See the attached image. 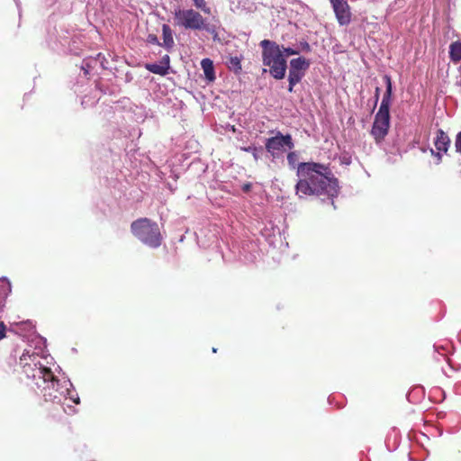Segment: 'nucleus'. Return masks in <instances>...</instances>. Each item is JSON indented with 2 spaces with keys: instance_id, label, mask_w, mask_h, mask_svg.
I'll use <instances>...</instances> for the list:
<instances>
[{
  "instance_id": "obj_1",
  "label": "nucleus",
  "mask_w": 461,
  "mask_h": 461,
  "mask_svg": "<svg viewBox=\"0 0 461 461\" xmlns=\"http://www.w3.org/2000/svg\"><path fill=\"white\" fill-rule=\"evenodd\" d=\"M0 376L14 384H24L41 390L46 402L59 403L63 392L59 391V380L50 368L39 365L36 357L23 353L17 362L16 357L6 356L0 361Z\"/></svg>"
},
{
  "instance_id": "obj_2",
  "label": "nucleus",
  "mask_w": 461,
  "mask_h": 461,
  "mask_svg": "<svg viewBox=\"0 0 461 461\" xmlns=\"http://www.w3.org/2000/svg\"><path fill=\"white\" fill-rule=\"evenodd\" d=\"M295 193L299 198L327 195L333 198L339 194V181L328 165L317 162H301L297 167Z\"/></svg>"
},
{
  "instance_id": "obj_3",
  "label": "nucleus",
  "mask_w": 461,
  "mask_h": 461,
  "mask_svg": "<svg viewBox=\"0 0 461 461\" xmlns=\"http://www.w3.org/2000/svg\"><path fill=\"white\" fill-rule=\"evenodd\" d=\"M262 49L263 65L269 68L271 76L276 79H283L285 76L287 64L281 47L273 41L263 40L259 43Z\"/></svg>"
},
{
  "instance_id": "obj_4",
  "label": "nucleus",
  "mask_w": 461,
  "mask_h": 461,
  "mask_svg": "<svg viewBox=\"0 0 461 461\" xmlns=\"http://www.w3.org/2000/svg\"><path fill=\"white\" fill-rule=\"evenodd\" d=\"M132 234L144 244L158 248L162 241V236L158 224L149 218H140L131 224Z\"/></svg>"
},
{
  "instance_id": "obj_5",
  "label": "nucleus",
  "mask_w": 461,
  "mask_h": 461,
  "mask_svg": "<svg viewBox=\"0 0 461 461\" xmlns=\"http://www.w3.org/2000/svg\"><path fill=\"white\" fill-rule=\"evenodd\" d=\"M174 19L177 26L186 30L201 31L202 28H204V18L198 11L192 8L176 9Z\"/></svg>"
},
{
  "instance_id": "obj_6",
  "label": "nucleus",
  "mask_w": 461,
  "mask_h": 461,
  "mask_svg": "<svg viewBox=\"0 0 461 461\" xmlns=\"http://www.w3.org/2000/svg\"><path fill=\"white\" fill-rule=\"evenodd\" d=\"M294 146L292 136L290 134L283 135L280 131H277L274 137L268 138L265 143L267 151L274 158L284 153L286 149H292Z\"/></svg>"
},
{
  "instance_id": "obj_7",
  "label": "nucleus",
  "mask_w": 461,
  "mask_h": 461,
  "mask_svg": "<svg viewBox=\"0 0 461 461\" xmlns=\"http://www.w3.org/2000/svg\"><path fill=\"white\" fill-rule=\"evenodd\" d=\"M390 127V113L388 110L379 109L375 116L371 134L376 142L382 141L388 133Z\"/></svg>"
},
{
  "instance_id": "obj_8",
  "label": "nucleus",
  "mask_w": 461,
  "mask_h": 461,
  "mask_svg": "<svg viewBox=\"0 0 461 461\" xmlns=\"http://www.w3.org/2000/svg\"><path fill=\"white\" fill-rule=\"evenodd\" d=\"M335 13L338 23L340 25H348L351 22L350 6L346 0H330Z\"/></svg>"
},
{
  "instance_id": "obj_9",
  "label": "nucleus",
  "mask_w": 461,
  "mask_h": 461,
  "mask_svg": "<svg viewBox=\"0 0 461 461\" xmlns=\"http://www.w3.org/2000/svg\"><path fill=\"white\" fill-rule=\"evenodd\" d=\"M434 144H435V147H436L438 152L435 153L434 150L431 149V153L433 155H435L436 157H438V160H441L440 151H443L445 153L447 151L448 147L450 145V139L444 132V131L440 129L437 131V137H436Z\"/></svg>"
},
{
  "instance_id": "obj_10",
  "label": "nucleus",
  "mask_w": 461,
  "mask_h": 461,
  "mask_svg": "<svg viewBox=\"0 0 461 461\" xmlns=\"http://www.w3.org/2000/svg\"><path fill=\"white\" fill-rule=\"evenodd\" d=\"M384 80L386 85V90L383 95V99H382L379 109H382L383 111H385V110L389 111L390 104H391L392 92H393L391 77L388 75H385L384 77Z\"/></svg>"
},
{
  "instance_id": "obj_11",
  "label": "nucleus",
  "mask_w": 461,
  "mask_h": 461,
  "mask_svg": "<svg viewBox=\"0 0 461 461\" xmlns=\"http://www.w3.org/2000/svg\"><path fill=\"white\" fill-rule=\"evenodd\" d=\"M162 35L163 43H161L160 46H163L167 50H170L174 47L175 41L173 38V32L169 25L166 23L162 25Z\"/></svg>"
},
{
  "instance_id": "obj_12",
  "label": "nucleus",
  "mask_w": 461,
  "mask_h": 461,
  "mask_svg": "<svg viewBox=\"0 0 461 461\" xmlns=\"http://www.w3.org/2000/svg\"><path fill=\"white\" fill-rule=\"evenodd\" d=\"M310 67V61L303 57L293 59L290 61V69L305 72Z\"/></svg>"
},
{
  "instance_id": "obj_13",
  "label": "nucleus",
  "mask_w": 461,
  "mask_h": 461,
  "mask_svg": "<svg viewBox=\"0 0 461 461\" xmlns=\"http://www.w3.org/2000/svg\"><path fill=\"white\" fill-rule=\"evenodd\" d=\"M201 67L203 70L205 77L210 81H213L215 79V74L212 60L207 58L202 59Z\"/></svg>"
},
{
  "instance_id": "obj_14",
  "label": "nucleus",
  "mask_w": 461,
  "mask_h": 461,
  "mask_svg": "<svg viewBox=\"0 0 461 461\" xmlns=\"http://www.w3.org/2000/svg\"><path fill=\"white\" fill-rule=\"evenodd\" d=\"M449 58L454 63L461 60V42L455 41L449 46Z\"/></svg>"
},
{
  "instance_id": "obj_15",
  "label": "nucleus",
  "mask_w": 461,
  "mask_h": 461,
  "mask_svg": "<svg viewBox=\"0 0 461 461\" xmlns=\"http://www.w3.org/2000/svg\"><path fill=\"white\" fill-rule=\"evenodd\" d=\"M303 76H304L303 72L289 69V76H288L289 86H288V91L290 93L293 92L294 86L302 80Z\"/></svg>"
},
{
  "instance_id": "obj_16",
  "label": "nucleus",
  "mask_w": 461,
  "mask_h": 461,
  "mask_svg": "<svg viewBox=\"0 0 461 461\" xmlns=\"http://www.w3.org/2000/svg\"><path fill=\"white\" fill-rule=\"evenodd\" d=\"M146 69L153 74L159 76H166L168 73L169 66H163L162 64H146Z\"/></svg>"
},
{
  "instance_id": "obj_17",
  "label": "nucleus",
  "mask_w": 461,
  "mask_h": 461,
  "mask_svg": "<svg viewBox=\"0 0 461 461\" xmlns=\"http://www.w3.org/2000/svg\"><path fill=\"white\" fill-rule=\"evenodd\" d=\"M227 66L236 74H239L241 71V59L239 57H230L227 61Z\"/></svg>"
},
{
  "instance_id": "obj_18",
  "label": "nucleus",
  "mask_w": 461,
  "mask_h": 461,
  "mask_svg": "<svg viewBox=\"0 0 461 461\" xmlns=\"http://www.w3.org/2000/svg\"><path fill=\"white\" fill-rule=\"evenodd\" d=\"M194 5L201 10L203 14H211V8L207 6V3L205 0H192Z\"/></svg>"
},
{
  "instance_id": "obj_19",
  "label": "nucleus",
  "mask_w": 461,
  "mask_h": 461,
  "mask_svg": "<svg viewBox=\"0 0 461 461\" xmlns=\"http://www.w3.org/2000/svg\"><path fill=\"white\" fill-rule=\"evenodd\" d=\"M281 50H282L283 54L285 53L286 56L297 55L300 52L299 50H294V49L290 48V47L285 48L284 46H282Z\"/></svg>"
},
{
  "instance_id": "obj_20",
  "label": "nucleus",
  "mask_w": 461,
  "mask_h": 461,
  "mask_svg": "<svg viewBox=\"0 0 461 461\" xmlns=\"http://www.w3.org/2000/svg\"><path fill=\"white\" fill-rule=\"evenodd\" d=\"M455 148L456 152L461 153V131L458 132L456 136Z\"/></svg>"
},
{
  "instance_id": "obj_21",
  "label": "nucleus",
  "mask_w": 461,
  "mask_h": 461,
  "mask_svg": "<svg viewBox=\"0 0 461 461\" xmlns=\"http://www.w3.org/2000/svg\"><path fill=\"white\" fill-rule=\"evenodd\" d=\"M147 41L151 44H157L161 45V43L158 41V37L155 34H149L147 37Z\"/></svg>"
},
{
  "instance_id": "obj_22",
  "label": "nucleus",
  "mask_w": 461,
  "mask_h": 461,
  "mask_svg": "<svg viewBox=\"0 0 461 461\" xmlns=\"http://www.w3.org/2000/svg\"><path fill=\"white\" fill-rule=\"evenodd\" d=\"M297 160V154L295 152H289L287 154V161L290 165H294Z\"/></svg>"
},
{
  "instance_id": "obj_23",
  "label": "nucleus",
  "mask_w": 461,
  "mask_h": 461,
  "mask_svg": "<svg viewBox=\"0 0 461 461\" xmlns=\"http://www.w3.org/2000/svg\"><path fill=\"white\" fill-rule=\"evenodd\" d=\"M202 30H205L209 33L214 34L215 36L217 35L215 27L214 26H209L205 22H204V28H202Z\"/></svg>"
},
{
  "instance_id": "obj_24",
  "label": "nucleus",
  "mask_w": 461,
  "mask_h": 461,
  "mask_svg": "<svg viewBox=\"0 0 461 461\" xmlns=\"http://www.w3.org/2000/svg\"><path fill=\"white\" fill-rule=\"evenodd\" d=\"M15 325H16L17 327L25 326V327H26V329H28V330H32V329H33V324H32V321H23V322H19V323H15Z\"/></svg>"
},
{
  "instance_id": "obj_25",
  "label": "nucleus",
  "mask_w": 461,
  "mask_h": 461,
  "mask_svg": "<svg viewBox=\"0 0 461 461\" xmlns=\"http://www.w3.org/2000/svg\"><path fill=\"white\" fill-rule=\"evenodd\" d=\"M301 50L305 52L311 51V46L307 41H301L300 42Z\"/></svg>"
},
{
  "instance_id": "obj_26",
  "label": "nucleus",
  "mask_w": 461,
  "mask_h": 461,
  "mask_svg": "<svg viewBox=\"0 0 461 461\" xmlns=\"http://www.w3.org/2000/svg\"><path fill=\"white\" fill-rule=\"evenodd\" d=\"M5 325L3 321H0V340L5 338Z\"/></svg>"
},
{
  "instance_id": "obj_27",
  "label": "nucleus",
  "mask_w": 461,
  "mask_h": 461,
  "mask_svg": "<svg viewBox=\"0 0 461 461\" xmlns=\"http://www.w3.org/2000/svg\"><path fill=\"white\" fill-rule=\"evenodd\" d=\"M169 56L168 55H165L163 58H162V60H161V64L163 66H169Z\"/></svg>"
},
{
  "instance_id": "obj_28",
  "label": "nucleus",
  "mask_w": 461,
  "mask_h": 461,
  "mask_svg": "<svg viewBox=\"0 0 461 461\" xmlns=\"http://www.w3.org/2000/svg\"><path fill=\"white\" fill-rule=\"evenodd\" d=\"M252 185L250 183H246L242 185V191L248 193L250 191Z\"/></svg>"
},
{
  "instance_id": "obj_29",
  "label": "nucleus",
  "mask_w": 461,
  "mask_h": 461,
  "mask_svg": "<svg viewBox=\"0 0 461 461\" xmlns=\"http://www.w3.org/2000/svg\"><path fill=\"white\" fill-rule=\"evenodd\" d=\"M379 93H380V88H379V87H376V88H375V102H377V100H378V98H379Z\"/></svg>"
},
{
  "instance_id": "obj_30",
  "label": "nucleus",
  "mask_w": 461,
  "mask_h": 461,
  "mask_svg": "<svg viewBox=\"0 0 461 461\" xmlns=\"http://www.w3.org/2000/svg\"><path fill=\"white\" fill-rule=\"evenodd\" d=\"M73 402H74L75 403L78 404V403H79V398L77 397V399H74V400H73Z\"/></svg>"
},
{
  "instance_id": "obj_31",
  "label": "nucleus",
  "mask_w": 461,
  "mask_h": 461,
  "mask_svg": "<svg viewBox=\"0 0 461 461\" xmlns=\"http://www.w3.org/2000/svg\"><path fill=\"white\" fill-rule=\"evenodd\" d=\"M243 149H244L245 151H250V149H252V148H251V147H249V148H244Z\"/></svg>"
}]
</instances>
